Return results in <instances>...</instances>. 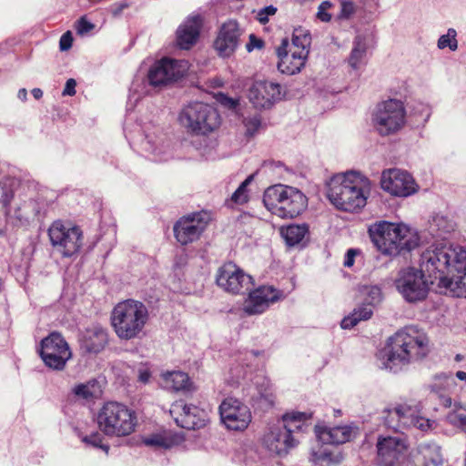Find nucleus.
<instances>
[{
    "label": "nucleus",
    "mask_w": 466,
    "mask_h": 466,
    "mask_svg": "<svg viewBox=\"0 0 466 466\" xmlns=\"http://www.w3.org/2000/svg\"><path fill=\"white\" fill-rule=\"evenodd\" d=\"M420 268L453 297L466 298V250L461 246H431L420 255Z\"/></svg>",
    "instance_id": "f257e3e1"
},
{
    "label": "nucleus",
    "mask_w": 466,
    "mask_h": 466,
    "mask_svg": "<svg viewBox=\"0 0 466 466\" xmlns=\"http://www.w3.org/2000/svg\"><path fill=\"white\" fill-rule=\"evenodd\" d=\"M430 352L429 339L413 328L399 330L378 350V367L397 374L409 364L423 360Z\"/></svg>",
    "instance_id": "f03ea898"
},
{
    "label": "nucleus",
    "mask_w": 466,
    "mask_h": 466,
    "mask_svg": "<svg viewBox=\"0 0 466 466\" xmlns=\"http://www.w3.org/2000/svg\"><path fill=\"white\" fill-rule=\"evenodd\" d=\"M368 233L374 246L386 256H405L419 246V238L402 224L381 220L370 225Z\"/></svg>",
    "instance_id": "7ed1b4c3"
},
{
    "label": "nucleus",
    "mask_w": 466,
    "mask_h": 466,
    "mask_svg": "<svg viewBox=\"0 0 466 466\" xmlns=\"http://www.w3.org/2000/svg\"><path fill=\"white\" fill-rule=\"evenodd\" d=\"M367 181L360 172L350 170L333 177L327 190L328 199L339 210L355 212L367 203L363 183Z\"/></svg>",
    "instance_id": "20e7f679"
},
{
    "label": "nucleus",
    "mask_w": 466,
    "mask_h": 466,
    "mask_svg": "<svg viewBox=\"0 0 466 466\" xmlns=\"http://www.w3.org/2000/svg\"><path fill=\"white\" fill-rule=\"evenodd\" d=\"M37 184L29 178H18L16 177H5L0 181V211L9 212L8 207L15 195H26L28 200H25L22 206H17L14 210V217L23 225L29 223L30 219L39 214L35 208V192Z\"/></svg>",
    "instance_id": "39448f33"
},
{
    "label": "nucleus",
    "mask_w": 466,
    "mask_h": 466,
    "mask_svg": "<svg viewBox=\"0 0 466 466\" xmlns=\"http://www.w3.org/2000/svg\"><path fill=\"white\" fill-rule=\"evenodd\" d=\"M147 319V308L143 302L135 299L117 303L111 314V324L116 336L126 340L138 338Z\"/></svg>",
    "instance_id": "423d86ee"
},
{
    "label": "nucleus",
    "mask_w": 466,
    "mask_h": 466,
    "mask_svg": "<svg viewBox=\"0 0 466 466\" xmlns=\"http://www.w3.org/2000/svg\"><path fill=\"white\" fill-rule=\"evenodd\" d=\"M263 203L272 214L282 218H294L306 209L308 199L298 188L277 184L265 190Z\"/></svg>",
    "instance_id": "0eeeda50"
},
{
    "label": "nucleus",
    "mask_w": 466,
    "mask_h": 466,
    "mask_svg": "<svg viewBox=\"0 0 466 466\" xmlns=\"http://www.w3.org/2000/svg\"><path fill=\"white\" fill-rule=\"evenodd\" d=\"M312 413L291 411L282 416L283 426L272 429L265 437L264 444L267 450L273 455L283 458L288 455L289 450L295 448L298 441L292 433L301 431L305 422L309 420Z\"/></svg>",
    "instance_id": "6e6552de"
},
{
    "label": "nucleus",
    "mask_w": 466,
    "mask_h": 466,
    "mask_svg": "<svg viewBox=\"0 0 466 466\" xmlns=\"http://www.w3.org/2000/svg\"><path fill=\"white\" fill-rule=\"evenodd\" d=\"M97 424L101 431L108 436H127L135 431L137 416L126 405L108 401L97 414Z\"/></svg>",
    "instance_id": "1a4fd4ad"
},
{
    "label": "nucleus",
    "mask_w": 466,
    "mask_h": 466,
    "mask_svg": "<svg viewBox=\"0 0 466 466\" xmlns=\"http://www.w3.org/2000/svg\"><path fill=\"white\" fill-rule=\"evenodd\" d=\"M220 116L211 106L202 102H193L183 108L179 122L188 132L207 135L219 126Z\"/></svg>",
    "instance_id": "9d476101"
},
{
    "label": "nucleus",
    "mask_w": 466,
    "mask_h": 466,
    "mask_svg": "<svg viewBox=\"0 0 466 466\" xmlns=\"http://www.w3.org/2000/svg\"><path fill=\"white\" fill-rule=\"evenodd\" d=\"M430 279L420 268H401L394 280V287L405 302L417 304L424 301L430 292Z\"/></svg>",
    "instance_id": "9b49d317"
},
{
    "label": "nucleus",
    "mask_w": 466,
    "mask_h": 466,
    "mask_svg": "<svg viewBox=\"0 0 466 466\" xmlns=\"http://www.w3.org/2000/svg\"><path fill=\"white\" fill-rule=\"evenodd\" d=\"M37 353L48 369L56 371L63 370L72 358L68 342L58 331H52L41 339Z\"/></svg>",
    "instance_id": "f8f14e48"
},
{
    "label": "nucleus",
    "mask_w": 466,
    "mask_h": 466,
    "mask_svg": "<svg viewBox=\"0 0 466 466\" xmlns=\"http://www.w3.org/2000/svg\"><path fill=\"white\" fill-rule=\"evenodd\" d=\"M48 237L54 249L64 258L77 254L83 245V233L79 227L66 226L56 220L48 228Z\"/></svg>",
    "instance_id": "ddd939ff"
},
{
    "label": "nucleus",
    "mask_w": 466,
    "mask_h": 466,
    "mask_svg": "<svg viewBox=\"0 0 466 466\" xmlns=\"http://www.w3.org/2000/svg\"><path fill=\"white\" fill-rule=\"evenodd\" d=\"M376 130L381 136H390L396 133L404 125L405 107L398 99H389L379 105L373 116Z\"/></svg>",
    "instance_id": "4468645a"
},
{
    "label": "nucleus",
    "mask_w": 466,
    "mask_h": 466,
    "mask_svg": "<svg viewBox=\"0 0 466 466\" xmlns=\"http://www.w3.org/2000/svg\"><path fill=\"white\" fill-rule=\"evenodd\" d=\"M187 70V61L163 57L150 66L147 80L151 86L162 87L183 78Z\"/></svg>",
    "instance_id": "2eb2a0df"
},
{
    "label": "nucleus",
    "mask_w": 466,
    "mask_h": 466,
    "mask_svg": "<svg viewBox=\"0 0 466 466\" xmlns=\"http://www.w3.org/2000/svg\"><path fill=\"white\" fill-rule=\"evenodd\" d=\"M221 422L228 430L242 431L251 422L252 416L249 408L239 400L228 397L218 408Z\"/></svg>",
    "instance_id": "dca6fc26"
},
{
    "label": "nucleus",
    "mask_w": 466,
    "mask_h": 466,
    "mask_svg": "<svg viewBox=\"0 0 466 466\" xmlns=\"http://www.w3.org/2000/svg\"><path fill=\"white\" fill-rule=\"evenodd\" d=\"M216 282L218 287L232 294H245L254 287L252 277L233 262L226 263L218 268Z\"/></svg>",
    "instance_id": "f3484780"
},
{
    "label": "nucleus",
    "mask_w": 466,
    "mask_h": 466,
    "mask_svg": "<svg viewBox=\"0 0 466 466\" xmlns=\"http://www.w3.org/2000/svg\"><path fill=\"white\" fill-rule=\"evenodd\" d=\"M380 187L390 195L400 198L411 196L418 190V186L411 175L396 168L382 172Z\"/></svg>",
    "instance_id": "a211bd4d"
},
{
    "label": "nucleus",
    "mask_w": 466,
    "mask_h": 466,
    "mask_svg": "<svg viewBox=\"0 0 466 466\" xmlns=\"http://www.w3.org/2000/svg\"><path fill=\"white\" fill-rule=\"evenodd\" d=\"M407 447L396 437H380L377 441L378 466H404Z\"/></svg>",
    "instance_id": "6ab92c4d"
},
{
    "label": "nucleus",
    "mask_w": 466,
    "mask_h": 466,
    "mask_svg": "<svg viewBox=\"0 0 466 466\" xmlns=\"http://www.w3.org/2000/svg\"><path fill=\"white\" fill-rule=\"evenodd\" d=\"M248 98L258 109H268L281 99V86L268 80H256L248 89Z\"/></svg>",
    "instance_id": "aec40b11"
},
{
    "label": "nucleus",
    "mask_w": 466,
    "mask_h": 466,
    "mask_svg": "<svg viewBox=\"0 0 466 466\" xmlns=\"http://www.w3.org/2000/svg\"><path fill=\"white\" fill-rule=\"evenodd\" d=\"M242 30L236 20L229 19L219 27L214 48L220 57L231 56L238 49Z\"/></svg>",
    "instance_id": "412c9836"
},
{
    "label": "nucleus",
    "mask_w": 466,
    "mask_h": 466,
    "mask_svg": "<svg viewBox=\"0 0 466 466\" xmlns=\"http://www.w3.org/2000/svg\"><path fill=\"white\" fill-rule=\"evenodd\" d=\"M207 227L201 213H192L179 218L173 227L174 236L181 245H187L200 237Z\"/></svg>",
    "instance_id": "4be33fe9"
},
{
    "label": "nucleus",
    "mask_w": 466,
    "mask_h": 466,
    "mask_svg": "<svg viewBox=\"0 0 466 466\" xmlns=\"http://www.w3.org/2000/svg\"><path fill=\"white\" fill-rule=\"evenodd\" d=\"M248 299L244 306V311L251 316L263 313L269 306L283 298V292L271 286H260L256 289H250Z\"/></svg>",
    "instance_id": "5701e85b"
},
{
    "label": "nucleus",
    "mask_w": 466,
    "mask_h": 466,
    "mask_svg": "<svg viewBox=\"0 0 466 466\" xmlns=\"http://www.w3.org/2000/svg\"><path fill=\"white\" fill-rule=\"evenodd\" d=\"M171 412L177 413L175 421L177 426L186 430H197L203 428L208 420L204 410L192 404L177 402L173 405Z\"/></svg>",
    "instance_id": "b1692460"
},
{
    "label": "nucleus",
    "mask_w": 466,
    "mask_h": 466,
    "mask_svg": "<svg viewBox=\"0 0 466 466\" xmlns=\"http://www.w3.org/2000/svg\"><path fill=\"white\" fill-rule=\"evenodd\" d=\"M200 15H189L176 31V44L179 49L189 50L198 41L202 27Z\"/></svg>",
    "instance_id": "393cba45"
},
{
    "label": "nucleus",
    "mask_w": 466,
    "mask_h": 466,
    "mask_svg": "<svg viewBox=\"0 0 466 466\" xmlns=\"http://www.w3.org/2000/svg\"><path fill=\"white\" fill-rule=\"evenodd\" d=\"M80 349L86 354H98L108 343L106 329L96 324L86 328L79 339Z\"/></svg>",
    "instance_id": "a878e982"
},
{
    "label": "nucleus",
    "mask_w": 466,
    "mask_h": 466,
    "mask_svg": "<svg viewBox=\"0 0 466 466\" xmlns=\"http://www.w3.org/2000/svg\"><path fill=\"white\" fill-rule=\"evenodd\" d=\"M314 432L319 443L338 446L349 441L352 435L350 426L329 428L319 424L315 425Z\"/></svg>",
    "instance_id": "bb28decb"
},
{
    "label": "nucleus",
    "mask_w": 466,
    "mask_h": 466,
    "mask_svg": "<svg viewBox=\"0 0 466 466\" xmlns=\"http://www.w3.org/2000/svg\"><path fill=\"white\" fill-rule=\"evenodd\" d=\"M279 234L289 248H304L309 241V226L307 223H291L280 227Z\"/></svg>",
    "instance_id": "cd10ccee"
},
{
    "label": "nucleus",
    "mask_w": 466,
    "mask_h": 466,
    "mask_svg": "<svg viewBox=\"0 0 466 466\" xmlns=\"http://www.w3.org/2000/svg\"><path fill=\"white\" fill-rule=\"evenodd\" d=\"M324 445L311 449L309 461L316 466H339L343 460L342 452L337 447Z\"/></svg>",
    "instance_id": "c85d7f7f"
},
{
    "label": "nucleus",
    "mask_w": 466,
    "mask_h": 466,
    "mask_svg": "<svg viewBox=\"0 0 466 466\" xmlns=\"http://www.w3.org/2000/svg\"><path fill=\"white\" fill-rule=\"evenodd\" d=\"M370 37L371 34L370 33L358 34L355 36L353 47L349 58V64L353 69H357L359 67L361 59L366 55L368 42Z\"/></svg>",
    "instance_id": "c756f323"
},
{
    "label": "nucleus",
    "mask_w": 466,
    "mask_h": 466,
    "mask_svg": "<svg viewBox=\"0 0 466 466\" xmlns=\"http://www.w3.org/2000/svg\"><path fill=\"white\" fill-rule=\"evenodd\" d=\"M400 418L401 431L415 427L417 429L424 430L425 424L428 426V420L415 414V410L407 405H398Z\"/></svg>",
    "instance_id": "7c9ffc66"
},
{
    "label": "nucleus",
    "mask_w": 466,
    "mask_h": 466,
    "mask_svg": "<svg viewBox=\"0 0 466 466\" xmlns=\"http://www.w3.org/2000/svg\"><path fill=\"white\" fill-rule=\"evenodd\" d=\"M429 233L436 238H445V235L454 230V223L448 218L436 215L429 222Z\"/></svg>",
    "instance_id": "2f4dec72"
},
{
    "label": "nucleus",
    "mask_w": 466,
    "mask_h": 466,
    "mask_svg": "<svg viewBox=\"0 0 466 466\" xmlns=\"http://www.w3.org/2000/svg\"><path fill=\"white\" fill-rule=\"evenodd\" d=\"M164 380L167 387L174 391H187L191 387L189 376L183 371L175 370L167 372L164 376Z\"/></svg>",
    "instance_id": "473e14b6"
},
{
    "label": "nucleus",
    "mask_w": 466,
    "mask_h": 466,
    "mask_svg": "<svg viewBox=\"0 0 466 466\" xmlns=\"http://www.w3.org/2000/svg\"><path fill=\"white\" fill-rule=\"evenodd\" d=\"M410 108V115L409 116L410 123L412 127H423L425 124L428 122L431 116V109L429 106L423 103H417Z\"/></svg>",
    "instance_id": "72a5a7b5"
},
{
    "label": "nucleus",
    "mask_w": 466,
    "mask_h": 466,
    "mask_svg": "<svg viewBox=\"0 0 466 466\" xmlns=\"http://www.w3.org/2000/svg\"><path fill=\"white\" fill-rule=\"evenodd\" d=\"M433 382L430 385V389L432 392L437 394H442L451 390L455 385V379L452 373L441 372L434 375Z\"/></svg>",
    "instance_id": "f704fd0d"
},
{
    "label": "nucleus",
    "mask_w": 466,
    "mask_h": 466,
    "mask_svg": "<svg viewBox=\"0 0 466 466\" xmlns=\"http://www.w3.org/2000/svg\"><path fill=\"white\" fill-rule=\"evenodd\" d=\"M291 42L295 47L309 52L311 45L310 31L302 26L294 28L291 35Z\"/></svg>",
    "instance_id": "c9c22d12"
},
{
    "label": "nucleus",
    "mask_w": 466,
    "mask_h": 466,
    "mask_svg": "<svg viewBox=\"0 0 466 466\" xmlns=\"http://www.w3.org/2000/svg\"><path fill=\"white\" fill-rule=\"evenodd\" d=\"M305 64L304 60L300 57L290 60L289 56H286L284 59L281 58V61L278 62V69L281 74L292 76L299 73L305 66Z\"/></svg>",
    "instance_id": "e433bc0d"
},
{
    "label": "nucleus",
    "mask_w": 466,
    "mask_h": 466,
    "mask_svg": "<svg viewBox=\"0 0 466 466\" xmlns=\"http://www.w3.org/2000/svg\"><path fill=\"white\" fill-rule=\"evenodd\" d=\"M77 435L81 439L82 442H84L86 446H90L95 449H100L106 453L108 452L109 445L103 443L104 437L100 432L93 431L92 433L86 435H82L80 432H78Z\"/></svg>",
    "instance_id": "4c0bfd02"
},
{
    "label": "nucleus",
    "mask_w": 466,
    "mask_h": 466,
    "mask_svg": "<svg viewBox=\"0 0 466 466\" xmlns=\"http://www.w3.org/2000/svg\"><path fill=\"white\" fill-rule=\"evenodd\" d=\"M254 174L249 175L240 183L238 188L231 196V200L236 204H244L248 200V187L254 179Z\"/></svg>",
    "instance_id": "58836bf2"
},
{
    "label": "nucleus",
    "mask_w": 466,
    "mask_h": 466,
    "mask_svg": "<svg viewBox=\"0 0 466 466\" xmlns=\"http://www.w3.org/2000/svg\"><path fill=\"white\" fill-rule=\"evenodd\" d=\"M457 31L454 28H449L447 34L440 36L437 42L439 49L449 47L451 51L458 49V41L456 39Z\"/></svg>",
    "instance_id": "ea45409f"
},
{
    "label": "nucleus",
    "mask_w": 466,
    "mask_h": 466,
    "mask_svg": "<svg viewBox=\"0 0 466 466\" xmlns=\"http://www.w3.org/2000/svg\"><path fill=\"white\" fill-rule=\"evenodd\" d=\"M362 292L365 295L364 302L368 306H375L382 299L381 289L377 285L365 286Z\"/></svg>",
    "instance_id": "a19ab883"
},
{
    "label": "nucleus",
    "mask_w": 466,
    "mask_h": 466,
    "mask_svg": "<svg viewBox=\"0 0 466 466\" xmlns=\"http://www.w3.org/2000/svg\"><path fill=\"white\" fill-rule=\"evenodd\" d=\"M400 410H399V407L396 406L392 409H388L384 411L387 412V415L384 416V424L387 428L391 429L395 431H401L400 418Z\"/></svg>",
    "instance_id": "79ce46f5"
},
{
    "label": "nucleus",
    "mask_w": 466,
    "mask_h": 466,
    "mask_svg": "<svg viewBox=\"0 0 466 466\" xmlns=\"http://www.w3.org/2000/svg\"><path fill=\"white\" fill-rule=\"evenodd\" d=\"M145 445L155 448H165L170 447L168 441L161 434H152L143 440Z\"/></svg>",
    "instance_id": "37998d69"
},
{
    "label": "nucleus",
    "mask_w": 466,
    "mask_h": 466,
    "mask_svg": "<svg viewBox=\"0 0 466 466\" xmlns=\"http://www.w3.org/2000/svg\"><path fill=\"white\" fill-rule=\"evenodd\" d=\"M355 13V5L351 1L342 0L340 2V11L336 19L339 21L349 20Z\"/></svg>",
    "instance_id": "c03bdc74"
},
{
    "label": "nucleus",
    "mask_w": 466,
    "mask_h": 466,
    "mask_svg": "<svg viewBox=\"0 0 466 466\" xmlns=\"http://www.w3.org/2000/svg\"><path fill=\"white\" fill-rule=\"evenodd\" d=\"M333 6H334V5L330 1L326 0V1L321 2L318 7V12L316 14V17L319 21L324 22V23L330 22L332 15H331V14H329L328 12V10Z\"/></svg>",
    "instance_id": "a18cd8bd"
},
{
    "label": "nucleus",
    "mask_w": 466,
    "mask_h": 466,
    "mask_svg": "<svg viewBox=\"0 0 466 466\" xmlns=\"http://www.w3.org/2000/svg\"><path fill=\"white\" fill-rule=\"evenodd\" d=\"M244 125L246 127V135L253 137L261 127L260 116H254L252 117L245 118Z\"/></svg>",
    "instance_id": "49530a36"
},
{
    "label": "nucleus",
    "mask_w": 466,
    "mask_h": 466,
    "mask_svg": "<svg viewBox=\"0 0 466 466\" xmlns=\"http://www.w3.org/2000/svg\"><path fill=\"white\" fill-rule=\"evenodd\" d=\"M140 136V144L142 148L153 155L157 156L159 154V149L156 144V142L153 140V138L149 135H139Z\"/></svg>",
    "instance_id": "de8ad7c7"
},
{
    "label": "nucleus",
    "mask_w": 466,
    "mask_h": 466,
    "mask_svg": "<svg viewBox=\"0 0 466 466\" xmlns=\"http://www.w3.org/2000/svg\"><path fill=\"white\" fill-rule=\"evenodd\" d=\"M217 100L221 106L231 110H236L239 106L238 99L221 92L217 95Z\"/></svg>",
    "instance_id": "09e8293b"
},
{
    "label": "nucleus",
    "mask_w": 466,
    "mask_h": 466,
    "mask_svg": "<svg viewBox=\"0 0 466 466\" xmlns=\"http://www.w3.org/2000/svg\"><path fill=\"white\" fill-rule=\"evenodd\" d=\"M277 10V7L272 5H267L258 10L256 18L261 25H266L269 20V16L274 15Z\"/></svg>",
    "instance_id": "8fccbe9b"
},
{
    "label": "nucleus",
    "mask_w": 466,
    "mask_h": 466,
    "mask_svg": "<svg viewBox=\"0 0 466 466\" xmlns=\"http://www.w3.org/2000/svg\"><path fill=\"white\" fill-rule=\"evenodd\" d=\"M435 453L431 456H424L423 466H441L443 463L442 456L440 452V447H434Z\"/></svg>",
    "instance_id": "3c124183"
},
{
    "label": "nucleus",
    "mask_w": 466,
    "mask_h": 466,
    "mask_svg": "<svg viewBox=\"0 0 466 466\" xmlns=\"http://www.w3.org/2000/svg\"><path fill=\"white\" fill-rule=\"evenodd\" d=\"M265 46V42L261 37L257 36L255 34H250L248 36V42L246 45V49L248 53L254 49H262Z\"/></svg>",
    "instance_id": "603ef678"
},
{
    "label": "nucleus",
    "mask_w": 466,
    "mask_h": 466,
    "mask_svg": "<svg viewBox=\"0 0 466 466\" xmlns=\"http://www.w3.org/2000/svg\"><path fill=\"white\" fill-rule=\"evenodd\" d=\"M94 24L87 20L86 16H81L76 21V30L78 35H85L90 32L94 28Z\"/></svg>",
    "instance_id": "864d4df0"
},
{
    "label": "nucleus",
    "mask_w": 466,
    "mask_h": 466,
    "mask_svg": "<svg viewBox=\"0 0 466 466\" xmlns=\"http://www.w3.org/2000/svg\"><path fill=\"white\" fill-rule=\"evenodd\" d=\"M371 307L372 306H368L367 304L364 303L363 306L355 309L353 310V313L356 314L355 317H357V319H360V321L368 320L371 318L373 314Z\"/></svg>",
    "instance_id": "5fc2aeb1"
},
{
    "label": "nucleus",
    "mask_w": 466,
    "mask_h": 466,
    "mask_svg": "<svg viewBox=\"0 0 466 466\" xmlns=\"http://www.w3.org/2000/svg\"><path fill=\"white\" fill-rule=\"evenodd\" d=\"M130 6V4L127 0H123L121 2H116L112 4L109 6V13L112 15L113 17H118L122 14V12L128 8Z\"/></svg>",
    "instance_id": "6e6d98bb"
},
{
    "label": "nucleus",
    "mask_w": 466,
    "mask_h": 466,
    "mask_svg": "<svg viewBox=\"0 0 466 466\" xmlns=\"http://www.w3.org/2000/svg\"><path fill=\"white\" fill-rule=\"evenodd\" d=\"M254 384L258 388V394L261 397L266 398L268 395L269 380L264 377H257L256 380L254 381Z\"/></svg>",
    "instance_id": "4d7b16f0"
},
{
    "label": "nucleus",
    "mask_w": 466,
    "mask_h": 466,
    "mask_svg": "<svg viewBox=\"0 0 466 466\" xmlns=\"http://www.w3.org/2000/svg\"><path fill=\"white\" fill-rule=\"evenodd\" d=\"M73 35L70 31L64 33L59 40V48L61 51H67L72 47Z\"/></svg>",
    "instance_id": "13d9d810"
},
{
    "label": "nucleus",
    "mask_w": 466,
    "mask_h": 466,
    "mask_svg": "<svg viewBox=\"0 0 466 466\" xmlns=\"http://www.w3.org/2000/svg\"><path fill=\"white\" fill-rule=\"evenodd\" d=\"M360 253V250L358 248H349L344 256L343 265L346 268H350L354 265L355 258L357 255Z\"/></svg>",
    "instance_id": "bf43d9fd"
},
{
    "label": "nucleus",
    "mask_w": 466,
    "mask_h": 466,
    "mask_svg": "<svg viewBox=\"0 0 466 466\" xmlns=\"http://www.w3.org/2000/svg\"><path fill=\"white\" fill-rule=\"evenodd\" d=\"M73 392L75 395L84 399H88L93 396L89 387L83 383L76 385L73 389Z\"/></svg>",
    "instance_id": "052dcab7"
},
{
    "label": "nucleus",
    "mask_w": 466,
    "mask_h": 466,
    "mask_svg": "<svg viewBox=\"0 0 466 466\" xmlns=\"http://www.w3.org/2000/svg\"><path fill=\"white\" fill-rule=\"evenodd\" d=\"M355 315L356 314L352 312L350 315L343 318V319L340 322L341 329H350L354 328L360 322V319H357Z\"/></svg>",
    "instance_id": "680f3d73"
},
{
    "label": "nucleus",
    "mask_w": 466,
    "mask_h": 466,
    "mask_svg": "<svg viewBox=\"0 0 466 466\" xmlns=\"http://www.w3.org/2000/svg\"><path fill=\"white\" fill-rule=\"evenodd\" d=\"M289 46V41L288 37H284L281 40V44L277 48V56L279 57V61H281V58H285L289 56L288 47Z\"/></svg>",
    "instance_id": "e2e57ef3"
},
{
    "label": "nucleus",
    "mask_w": 466,
    "mask_h": 466,
    "mask_svg": "<svg viewBox=\"0 0 466 466\" xmlns=\"http://www.w3.org/2000/svg\"><path fill=\"white\" fill-rule=\"evenodd\" d=\"M76 81L74 78H69L66 80L64 90L62 92L63 96H72L76 94Z\"/></svg>",
    "instance_id": "0e129e2a"
},
{
    "label": "nucleus",
    "mask_w": 466,
    "mask_h": 466,
    "mask_svg": "<svg viewBox=\"0 0 466 466\" xmlns=\"http://www.w3.org/2000/svg\"><path fill=\"white\" fill-rule=\"evenodd\" d=\"M151 378V372L148 369H139L138 370V381L143 384H147L149 382Z\"/></svg>",
    "instance_id": "69168bd1"
},
{
    "label": "nucleus",
    "mask_w": 466,
    "mask_h": 466,
    "mask_svg": "<svg viewBox=\"0 0 466 466\" xmlns=\"http://www.w3.org/2000/svg\"><path fill=\"white\" fill-rule=\"evenodd\" d=\"M309 54V51H303V50H300L299 52L294 51L290 55L289 54V58H290V60H295L298 57H300L304 60V63H306Z\"/></svg>",
    "instance_id": "338daca9"
},
{
    "label": "nucleus",
    "mask_w": 466,
    "mask_h": 466,
    "mask_svg": "<svg viewBox=\"0 0 466 466\" xmlns=\"http://www.w3.org/2000/svg\"><path fill=\"white\" fill-rule=\"evenodd\" d=\"M456 419L461 427L466 428V413H458Z\"/></svg>",
    "instance_id": "774afa93"
}]
</instances>
